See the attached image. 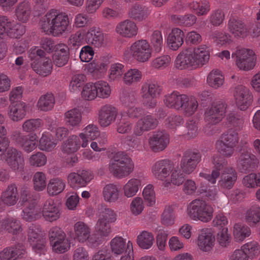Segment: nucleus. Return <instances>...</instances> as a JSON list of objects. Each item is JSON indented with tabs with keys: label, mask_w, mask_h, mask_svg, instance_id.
Segmentation results:
<instances>
[{
	"label": "nucleus",
	"mask_w": 260,
	"mask_h": 260,
	"mask_svg": "<svg viewBox=\"0 0 260 260\" xmlns=\"http://www.w3.org/2000/svg\"><path fill=\"white\" fill-rule=\"evenodd\" d=\"M212 161L215 169L212 171L211 174L201 172L199 174L200 177L212 184L216 183L217 178L219 177L218 181V187L223 191L232 189L237 179L236 171L233 167L228 166L227 160L218 154L213 155Z\"/></svg>",
	"instance_id": "nucleus-1"
},
{
	"label": "nucleus",
	"mask_w": 260,
	"mask_h": 260,
	"mask_svg": "<svg viewBox=\"0 0 260 260\" xmlns=\"http://www.w3.org/2000/svg\"><path fill=\"white\" fill-rule=\"evenodd\" d=\"M209 57V47L202 44L182 50L175 59V66L179 70L196 69L206 64Z\"/></svg>",
	"instance_id": "nucleus-2"
},
{
	"label": "nucleus",
	"mask_w": 260,
	"mask_h": 260,
	"mask_svg": "<svg viewBox=\"0 0 260 260\" xmlns=\"http://www.w3.org/2000/svg\"><path fill=\"white\" fill-rule=\"evenodd\" d=\"M39 24L43 31L57 37L67 30L70 21L66 13L52 9L41 17Z\"/></svg>",
	"instance_id": "nucleus-3"
},
{
	"label": "nucleus",
	"mask_w": 260,
	"mask_h": 260,
	"mask_svg": "<svg viewBox=\"0 0 260 260\" xmlns=\"http://www.w3.org/2000/svg\"><path fill=\"white\" fill-rule=\"evenodd\" d=\"M46 53L39 47L34 46L28 51V58L32 61V70L38 75L46 77L51 73L52 62Z\"/></svg>",
	"instance_id": "nucleus-4"
},
{
	"label": "nucleus",
	"mask_w": 260,
	"mask_h": 260,
	"mask_svg": "<svg viewBox=\"0 0 260 260\" xmlns=\"http://www.w3.org/2000/svg\"><path fill=\"white\" fill-rule=\"evenodd\" d=\"M109 166L110 172L117 178H122L128 176L134 168L132 159L123 152L115 153Z\"/></svg>",
	"instance_id": "nucleus-5"
},
{
	"label": "nucleus",
	"mask_w": 260,
	"mask_h": 260,
	"mask_svg": "<svg viewBox=\"0 0 260 260\" xmlns=\"http://www.w3.org/2000/svg\"><path fill=\"white\" fill-rule=\"evenodd\" d=\"M213 207L205 201L196 199L188 205L187 213L189 217L196 221L208 222L213 218Z\"/></svg>",
	"instance_id": "nucleus-6"
},
{
	"label": "nucleus",
	"mask_w": 260,
	"mask_h": 260,
	"mask_svg": "<svg viewBox=\"0 0 260 260\" xmlns=\"http://www.w3.org/2000/svg\"><path fill=\"white\" fill-rule=\"evenodd\" d=\"M123 55L126 58L132 57L139 62L144 63L151 58L152 49L146 40L141 39L135 41L125 49Z\"/></svg>",
	"instance_id": "nucleus-7"
},
{
	"label": "nucleus",
	"mask_w": 260,
	"mask_h": 260,
	"mask_svg": "<svg viewBox=\"0 0 260 260\" xmlns=\"http://www.w3.org/2000/svg\"><path fill=\"white\" fill-rule=\"evenodd\" d=\"M26 31L25 26L12 20L7 16L0 15V38L19 39Z\"/></svg>",
	"instance_id": "nucleus-8"
},
{
	"label": "nucleus",
	"mask_w": 260,
	"mask_h": 260,
	"mask_svg": "<svg viewBox=\"0 0 260 260\" xmlns=\"http://www.w3.org/2000/svg\"><path fill=\"white\" fill-rule=\"evenodd\" d=\"M239 142L238 134L236 130L230 129L223 134L221 140L216 143V148L218 152L225 157L232 156L235 148Z\"/></svg>",
	"instance_id": "nucleus-9"
},
{
	"label": "nucleus",
	"mask_w": 260,
	"mask_h": 260,
	"mask_svg": "<svg viewBox=\"0 0 260 260\" xmlns=\"http://www.w3.org/2000/svg\"><path fill=\"white\" fill-rule=\"evenodd\" d=\"M28 191L25 189L21 193L20 202L24 204L21 213V218L25 221L31 222L39 219L42 215L41 208L37 206L35 200L28 198Z\"/></svg>",
	"instance_id": "nucleus-10"
},
{
	"label": "nucleus",
	"mask_w": 260,
	"mask_h": 260,
	"mask_svg": "<svg viewBox=\"0 0 260 260\" xmlns=\"http://www.w3.org/2000/svg\"><path fill=\"white\" fill-rule=\"evenodd\" d=\"M41 232L40 225L36 224H30L27 231L28 242L33 251L39 255L45 254L46 252V239Z\"/></svg>",
	"instance_id": "nucleus-11"
},
{
	"label": "nucleus",
	"mask_w": 260,
	"mask_h": 260,
	"mask_svg": "<svg viewBox=\"0 0 260 260\" xmlns=\"http://www.w3.org/2000/svg\"><path fill=\"white\" fill-rule=\"evenodd\" d=\"M74 239L80 243L86 242L88 246L91 248L98 247L100 240L93 234H91L90 227L82 221H78L74 225Z\"/></svg>",
	"instance_id": "nucleus-12"
},
{
	"label": "nucleus",
	"mask_w": 260,
	"mask_h": 260,
	"mask_svg": "<svg viewBox=\"0 0 260 260\" xmlns=\"http://www.w3.org/2000/svg\"><path fill=\"white\" fill-rule=\"evenodd\" d=\"M232 57H236V65L241 70H250L255 65L256 57L252 50L238 48L234 53H232Z\"/></svg>",
	"instance_id": "nucleus-13"
},
{
	"label": "nucleus",
	"mask_w": 260,
	"mask_h": 260,
	"mask_svg": "<svg viewBox=\"0 0 260 260\" xmlns=\"http://www.w3.org/2000/svg\"><path fill=\"white\" fill-rule=\"evenodd\" d=\"M227 105L223 102L213 103L205 110L204 119L208 125L219 123L225 116Z\"/></svg>",
	"instance_id": "nucleus-14"
},
{
	"label": "nucleus",
	"mask_w": 260,
	"mask_h": 260,
	"mask_svg": "<svg viewBox=\"0 0 260 260\" xmlns=\"http://www.w3.org/2000/svg\"><path fill=\"white\" fill-rule=\"evenodd\" d=\"M7 147L0 158L5 159L11 169L14 171H21L24 168V158L21 152L16 148Z\"/></svg>",
	"instance_id": "nucleus-15"
},
{
	"label": "nucleus",
	"mask_w": 260,
	"mask_h": 260,
	"mask_svg": "<svg viewBox=\"0 0 260 260\" xmlns=\"http://www.w3.org/2000/svg\"><path fill=\"white\" fill-rule=\"evenodd\" d=\"M202 155L198 150H189L184 152L181 161V168L186 174L192 173L201 160Z\"/></svg>",
	"instance_id": "nucleus-16"
},
{
	"label": "nucleus",
	"mask_w": 260,
	"mask_h": 260,
	"mask_svg": "<svg viewBox=\"0 0 260 260\" xmlns=\"http://www.w3.org/2000/svg\"><path fill=\"white\" fill-rule=\"evenodd\" d=\"M239 159L240 170L242 172H250L255 169L258 162L256 156L251 153V149L245 145L241 149Z\"/></svg>",
	"instance_id": "nucleus-17"
},
{
	"label": "nucleus",
	"mask_w": 260,
	"mask_h": 260,
	"mask_svg": "<svg viewBox=\"0 0 260 260\" xmlns=\"http://www.w3.org/2000/svg\"><path fill=\"white\" fill-rule=\"evenodd\" d=\"M93 172L90 170H83L77 173L72 172L69 174L68 181L73 188L84 187L93 178Z\"/></svg>",
	"instance_id": "nucleus-18"
},
{
	"label": "nucleus",
	"mask_w": 260,
	"mask_h": 260,
	"mask_svg": "<svg viewBox=\"0 0 260 260\" xmlns=\"http://www.w3.org/2000/svg\"><path fill=\"white\" fill-rule=\"evenodd\" d=\"M118 109L110 104L102 106L99 112L98 122L101 127H106L114 122L118 115Z\"/></svg>",
	"instance_id": "nucleus-19"
},
{
	"label": "nucleus",
	"mask_w": 260,
	"mask_h": 260,
	"mask_svg": "<svg viewBox=\"0 0 260 260\" xmlns=\"http://www.w3.org/2000/svg\"><path fill=\"white\" fill-rule=\"evenodd\" d=\"M237 107L241 110H246L252 101V95L247 87L240 85L236 86L234 92Z\"/></svg>",
	"instance_id": "nucleus-20"
},
{
	"label": "nucleus",
	"mask_w": 260,
	"mask_h": 260,
	"mask_svg": "<svg viewBox=\"0 0 260 260\" xmlns=\"http://www.w3.org/2000/svg\"><path fill=\"white\" fill-rule=\"evenodd\" d=\"M158 124L157 119L152 115L143 116L136 122L134 129V134L136 136H141L144 132L154 129Z\"/></svg>",
	"instance_id": "nucleus-21"
},
{
	"label": "nucleus",
	"mask_w": 260,
	"mask_h": 260,
	"mask_svg": "<svg viewBox=\"0 0 260 260\" xmlns=\"http://www.w3.org/2000/svg\"><path fill=\"white\" fill-rule=\"evenodd\" d=\"M13 139L26 152L34 150L38 146L37 136L36 134L25 135L19 132L13 135Z\"/></svg>",
	"instance_id": "nucleus-22"
},
{
	"label": "nucleus",
	"mask_w": 260,
	"mask_h": 260,
	"mask_svg": "<svg viewBox=\"0 0 260 260\" xmlns=\"http://www.w3.org/2000/svg\"><path fill=\"white\" fill-rule=\"evenodd\" d=\"M149 145L150 149L158 152L164 150L170 142L169 135L166 132L159 131L153 134L149 139Z\"/></svg>",
	"instance_id": "nucleus-23"
},
{
	"label": "nucleus",
	"mask_w": 260,
	"mask_h": 260,
	"mask_svg": "<svg viewBox=\"0 0 260 260\" xmlns=\"http://www.w3.org/2000/svg\"><path fill=\"white\" fill-rule=\"evenodd\" d=\"M173 168V164L170 160L167 159H161L153 165L151 172L155 178L164 181L169 176Z\"/></svg>",
	"instance_id": "nucleus-24"
},
{
	"label": "nucleus",
	"mask_w": 260,
	"mask_h": 260,
	"mask_svg": "<svg viewBox=\"0 0 260 260\" xmlns=\"http://www.w3.org/2000/svg\"><path fill=\"white\" fill-rule=\"evenodd\" d=\"M25 253V246L21 243L7 246L0 251L1 260H17Z\"/></svg>",
	"instance_id": "nucleus-25"
},
{
	"label": "nucleus",
	"mask_w": 260,
	"mask_h": 260,
	"mask_svg": "<svg viewBox=\"0 0 260 260\" xmlns=\"http://www.w3.org/2000/svg\"><path fill=\"white\" fill-rule=\"evenodd\" d=\"M115 31L122 37L132 38L137 35L138 28L135 22L126 19L120 21L116 25Z\"/></svg>",
	"instance_id": "nucleus-26"
},
{
	"label": "nucleus",
	"mask_w": 260,
	"mask_h": 260,
	"mask_svg": "<svg viewBox=\"0 0 260 260\" xmlns=\"http://www.w3.org/2000/svg\"><path fill=\"white\" fill-rule=\"evenodd\" d=\"M228 29L236 38H244L248 35V29L243 21L238 18H230L228 21Z\"/></svg>",
	"instance_id": "nucleus-27"
},
{
	"label": "nucleus",
	"mask_w": 260,
	"mask_h": 260,
	"mask_svg": "<svg viewBox=\"0 0 260 260\" xmlns=\"http://www.w3.org/2000/svg\"><path fill=\"white\" fill-rule=\"evenodd\" d=\"M106 43V35L100 31L99 28L91 26L88 28L87 44L99 48L104 47Z\"/></svg>",
	"instance_id": "nucleus-28"
},
{
	"label": "nucleus",
	"mask_w": 260,
	"mask_h": 260,
	"mask_svg": "<svg viewBox=\"0 0 260 260\" xmlns=\"http://www.w3.org/2000/svg\"><path fill=\"white\" fill-rule=\"evenodd\" d=\"M41 213L45 220L50 222L55 221L60 217L59 208L51 199L45 202Z\"/></svg>",
	"instance_id": "nucleus-29"
},
{
	"label": "nucleus",
	"mask_w": 260,
	"mask_h": 260,
	"mask_svg": "<svg viewBox=\"0 0 260 260\" xmlns=\"http://www.w3.org/2000/svg\"><path fill=\"white\" fill-rule=\"evenodd\" d=\"M27 110V105L23 102L12 104L9 106V118L15 122L20 121L25 117Z\"/></svg>",
	"instance_id": "nucleus-30"
},
{
	"label": "nucleus",
	"mask_w": 260,
	"mask_h": 260,
	"mask_svg": "<svg viewBox=\"0 0 260 260\" xmlns=\"http://www.w3.org/2000/svg\"><path fill=\"white\" fill-rule=\"evenodd\" d=\"M184 37V32L181 29L173 28L167 39L169 48L174 51L177 50L183 44Z\"/></svg>",
	"instance_id": "nucleus-31"
},
{
	"label": "nucleus",
	"mask_w": 260,
	"mask_h": 260,
	"mask_svg": "<svg viewBox=\"0 0 260 260\" xmlns=\"http://www.w3.org/2000/svg\"><path fill=\"white\" fill-rule=\"evenodd\" d=\"M1 199L7 206H14L19 200L17 187L15 183L9 184L6 189L2 192Z\"/></svg>",
	"instance_id": "nucleus-32"
},
{
	"label": "nucleus",
	"mask_w": 260,
	"mask_h": 260,
	"mask_svg": "<svg viewBox=\"0 0 260 260\" xmlns=\"http://www.w3.org/2000/svg\"><path fill=\"white\" fill-rule=\"evenodd\" d=\"M186 95L181 94L178 91H173L165 96L164 102L167 107L180 110Z\"/></svg>",
	"instance_id": "nucleus-33"
},
{
	"label": "nucleus",
	"mask_w": 260,
	"mask_h": 260,
	"mask_svg": "<svg viewBox=\"0 0 260 260\" xmlns=\"http://www.w3.org/2000/svg\"><path fill=\"white\" fill-rule=\"evenodd\" d=\"M214 242V236L208 229H203L201 231L198 239V245L201 250L209 251L212 248Z\"/></svg>",
	"instance_id": "nucleus-34"
},
{
	"label": "nucleus",
	"mask_w": 260,
	"mask_h": 260,
	"mask_svg": "<svg viewBox=\"0 0 260 260\" xmlns=\"http://www.w3.org/2000/svg\"><path fill=\"white\" fill-rule=\"evenodd\" d=\"M80 138L83 141V148L88 146L89 140L92 141L96 139L100 135L99 127L94 124H90L87 125L83 129V132L79 134Z\"/></svg>",
	"instance_id": "nucleus-35"
},
{
	"label": "nucleus",
	"mask_w": 260,
	"mask_h": 260,
	"mask_svg": "<svg viewBox=\"0 0 260 260\" xmlns=\"http://www.w3.org/2000/svg\"><path fill=\"white\" fill-rule=\"evenodd\" d=\"M197 20V16L192 13H186L184 15L173 14L171 16L172 22L182 27H191L196 24Z\"/></svg>",
	"instance_id": "nucleus-36"
},
{
	"label": "nucleus",
	"mask_w": 260,
	"mask_h": 260,
	"mask_svg": "<svg viewBox=\"0 0 260 260\" xmlns=\"http://www.w3.org/2000/svg\"><path fill=\"white\" fill-rule=\"evenodd\" d=\"M161 87L155 82L144 83L141 89V95L143 99L157 98L160 94Z\"/></svg>",
	"instance_id": "nucleus-37"
},
{
	"label": "nucleus",
	"mask_w": 260,
	"mask_h": 260,
	"mask_svg": "<svg viewBox=\"0 0 260 260\" xmlns=\"http://www.w3.org/2000/svg\"><path fill=\"white\" fill-rule=\"evenodd\" d=\"M69 50L67 46H59L52 56L54 64L58 67L66 65L69 59Z\"/></svg>",
	"instance_id": "nucleus-38"
},
{
	"label": "nucleus",
	"mask_w": 260,
	"mask_h": 260,
	"mask_svg": "<svg viewBox=\"0 0 260 260\" xmlns=\"http://www.w3.org/2000/svg\"><path fill=\"white\" fill-rule=\"evenodd\" d=\"M102 220L103 219H98L95 226V233H93L100 240L98 242V246L102 243L106 238L110 236L112 232L110 223L103 221Z\"/></svg>",
	"instance_id": "nucleus-39"
},
{
	"label": "nucleus",
	"mask_w": 260,
	"mask_h": 260,
	"mask_svg": "<svg viewBox=\"0 0 260 260\" xmlns=\"http://www.w3.org/2000/svg\"><path fill=\"white\" fill-rule=\"evenodd\" d=\"M88 29H81L72 34L68 40V45L71 47L77 49L87 43Z\"/></svg>",
	"instance_id": "nucleus-40"
},
{
	"label": "nucleus",
	"mask_w": 260,
	"mask_h": 260,
	"mask_svg": "<svg viewBox=\"0 0 260 260\" xmlns=\"http://www.w3.org/2000/svg\"><path fill=\"white\" fill-rule=\"evenodd\" d=\"M151 10L144 6L135 4L128 11V17L135 21H141L150 14Z\"/></svg>",
	"instance_id": "nucleus-41"
},
{
	"label": "nucleus",
	"mask_w": 260,
	"mask_h": 260,
	"mask_svg": "<svg viewBox=\"0 0 260 260\" xmlns=\"http://www.w3.org/2000/svg\"><path fill=\"white\" fill-rule=\"evenodd\" d=\"M198 107L199 103L195 96L186 95L180 110L183 111L185 116L189 117L195 113Z\"/></svg>",
	"instance_id": "nucleus-42"
},
{
	"label": "nucleus",
	"mask_w": 260,
	"mask_h": 260,
	"mask_svg": "<svg viewBox=\"0 0 260 260\" xmlns=\"http://www.w3.org/2000/svg\"><path fill=\"white\" fill-rule=\"evenodd\" d=\"M83 141L78 136L73 135L70 136L62 145V150L67 153H73L82 147Z\"/></svg>",
	"instance_id": "nucleus-43"
},
{
	"label": "nucleus",
	"mask_w": 260,
	"mask_h": 260,
	"mask_svg": "<svg viewBox=\"0 0 260 260\" xmlns=\"http://www.w3.org/2000/svg\"><path fill=\"white\" fill-rule=\"evenodd\" d=\"M0 229L13 235H17L22 230L20 220L12 217L1 220Z\"/></svg>",
	"instance_id": "nucleus-44"
},
{
	"label": "nucleus",
	"mask_w": 260,
	"mask_h": 260,
	"mask_svg": "<svg viewBox=\"0 0 260 260\" xmlns=\"http://www.w3.org/2000/svg\"><path fill=\"white\" fill-rule=\"evenodd\" d=\"M103 196L104 200L108 203L116 202L119 197V189L114 183L106 184L103 189Z\"/></svg>",
	"instance_id": "nucleus-45"
},
{
	"label": "nucleus",
	"mask_w": 260,
	"mask_h": 260,
	"mask_svg": "<svg viewBox=\"0 0 260 260\" xmlns=\"http://www.w3.org/2000/svg\"><path fill=\"white\" fill-rule=\"evenodd\" d=\"M55 104V98L53 94L48 92L42 95L39 99L37 107L39 110L42 112L51 111Z\"/></svg>",
	"instance_id": "nucleus-46"
},
{
	"label": "nucleus",
	"mask_w": 260,
	"mask_h": 260,
	"mask_svg": "<svg viewBox=\"0 0 260 260\" xmlns=\"http://www.w3.org/2000/svg\"><path fill=\"white\" fill-rule=\"evenodd\" d=\"M224 82V77L222 72L218 69L212 70L207 77V84L214 89H218L221 87Z\"/></svg>",
	"instance_id": "nucleus-47"
},
{
	"label": "nucleus",
	"mask_w": 260,
	"mask_h": 260,
	"mask_svg": "<svg viewBox=\"0 0 260 260\" xmlns=\"http://www.w3.org/2000/svg\"><path fill=\"white\" fill-rule=\"evenodd\" d=\"M142 72L136 68L129 69L125 72L122 81L127 86H131L140 82L142 79Z\"/></svg>",
	"instance_id": "nucleus-48"
},
{
	"label": "nucleus",
	"mask_w": 260,
	"mask_h": 260,
	"mask_svg": "<svg viewBox=\"0 0 260 260\" xmlns=\"http://www.w3.org/2000/svg\"><path fill=\"white\" fill-rule=\"evenodd\" d=\"M56 145L57 141L52 135L48 132H45L43 133L39 140L38 147L43 151H51Z\"/></svg>",
	"instance_id": "nucleus-49"
},
{
	"label": "nucleus",
	"mask_w": 260,
	"mask_h": 260,
	"mask_svg": "<svg viewBox=\"0 0 260 260\" xmlns=\"http://www.w3.org/2000/svg\"><path fill=\"white\" fill-rule=\"evenodd\" d=\"M246 222L250 226H254L260 222V207L257 205L252 206L245 214Z\"/></svg>",
	"instance_id": "nucleus-50"
},
{
	"label": "nucleus",
	"mask_w": 260,
	"mask_h": 260,
	"mask_svg": "<svg viewBox=\"0 0 260 260\" xmlns=\"http://www.w3.org/2000/svg\"><path fill=\"white\" fill-rule=\"evenodd\" d=\"M97 214L98 219H102L103 221L110 223L116 220V214L114 211L108 208L105 204L98 205Z\"/></svg>",
	"instance_id": "nucleus-51"
},
{
	"label": "nucleus",
	"mask_w": 260,
	"mask_h": 260,
	"mask_svg": "<svg viewBox=\"0 0 260 260\" xmlns=\"http://www.w3.org/2000/svg\"><path fill=\"white\" fill-rule=\"evenodd\" d=\"M31 7L30 4L26 1L19 3L15 9V15L19 21L26 22L30 17Z\"/></svg>",
	"instance_id": "nucleus-52"
},
{
	"label": "nucleus",
	"mask_w": 260,
	"mask_h": 260,
	"mask_svg": "<svg viewBox=\"0 0 260 260\" xmlns=\"http://www.w3.org/2000/svg\"><path fill=\"white\" fill-rule=\"evenodd\" d=\"M141 187V181L137 178L129 179L123 187L124 195L127 198L136 196Z\"/></svg>",
	"instance_id": "nucleus-53"
},
{
	"label": "nucleus",
	"mask_w": 260,
	"mask_h": 260,
	"mask_svg": "<svg viewBox=\"0 0 260 260\" xmlns=\"http://www.w3.org/2000/svg\"><path fill=\"white\" fill-rule=\"evenodd\" d=\"M64 121L66 124L72 127L78 126L82 120V114L77 108L68 110L64 113Z\"/></svg>",
	"instance_id": "nucleus-54"
},
{
	"label": "nucleus",
	"mask_w": 260,
	"mask_h": 260,
	"mask_svg": "<svg viewBox=\"0 0 260 260\" xmlns=\"http://www.w3.org/2000/svg\"><path fill=\"white\" fill-rule=\"evenodd\" d=\"M125 72L124 65L119 63L115 62L110 66L108 77L110 81H118L122 79Z\"/></svg>",
	"instance_id": "nucleus-55"
},
{
	"label": "nucleus",
	"mask_w": 260,
	"mask_h": 260,
	"mask_svg": "<svg viewBox=\"0 0 260 260\" xmlns=\"http://www.w3.org/2000/svg\"><path fill=\"white\" fill-rule=\"evenodd\" d=\"M154 240L152 233L144 231L137 236V242L141 248L148 249L152 246Z\"/></svg>",
	"instance_id": "nucleus-56"
},
{
	"label": "nucleus",
	"mask_w": 260,
	"mask_h": 260,
	"mask_svg": "<svg viewBox=\"0 0 260 260\" xmlns=\"http://www.w3.org/2000/svg\"><path fill=\"white\" fill-rule=\"evenodd\" d=\"M66 183L63 180L58 178L52 179L47 186L48 192L51 196L57 195L64 189Z\"/></svg>",
	"instance_id": "nucleus-57"
},
{
	"label": "nucleus",
	"mask_w": 260,
	"mask_h": 260,
	"mask_svg": "<svg viewBox=\"0 0 260 260\" xmlns=\"http://www.w3.org/2000/svg\"><path fill=\"white\" fill-rule=\"evenodd\" d=\"M164 123L168 129L175 131L183 124L184 119L181 115L173 113L167 116Z\"/></svg>",
	"instance_id": "nucleus-58"
},
{
	"label": "nucleus",
	"mask_w": 260,
	"mask_h": 260,
	"mask_svg": "<svg viewBox=\"0 0 260 260\" xmlns=\"http://www.w3.org/2000/svg\"><path fill=\"white\" fill-rule=\"evenodd\" d=\"M233 234L236 240L243 241L250 235L251 230L248 226L238 223L234 225Z\"/></svg>",
	"instance_id": "nucleus-59"
},
{
	"label": "nucleus",
	"mask_w": 260,
	"mask_h": 260,
	"mask_svg": "<svg viewBox=\"0 0 260 260\" xmlns=\"http://www.w3.org/2000/svg\"><path fill=\"white\" fill-rule=\"evenodd\" d=\"M182 170L178 168H172L171 173L170 182H166L164 183V186L166 187H169L172 183L173 185L179 186L182 184L185 180V175L182 173Z\"/></svg>",
	"instance_id": "nucleus-60"
},
{
	"label": "nucleus",
	"mask_w": 260,
	"mask_h": 260,
	"mask_svg": "<svg viewBox=\"0 0 260 260\" xmlns=\"http://www.w3.org/2000/svg\"><path fill=\"white\" fill-rule=\"evenodd\" d=\"M97 97L106 99L110 96L111 92V87L106 81L100 80L94 83Z\"/></svg>",
	"instance_id": "nucleus-61"
},
{
	"label": "nucleus",
	"mask_w": 260,
	"mask_h": 260,
	"mask_svg": "<svg viewBox=\"0 0 260 260\" xmlns=\"http://www.w3.org/2000/svg\"><path fill=\"white\" fill-rule=\"evenodd\" d=\"M212 38L219 46H227L232 42L231 36L225 32L216 30L212 33Z\"/></svg>",
	"instance_id": "nucleus-62"
},
{
	"label": "nucleus",
	"mask_w": 260,
	"mask_h": 260,
	"mask_svg": "<svg viewBox=\"0 0 260 260\" xmlns=\"http://www.w3.org/2000/svg\"><path fill=\"white\" fill-rule=\"evenodd\" d=\"M226 120L229 127L234 128L236 131L242 127L243 120L241 115L237 111L230 112L227 116Z\"/></svg>",
	"instance_id": "nucleus-63"
},
{
	"label": "nucleus",
	"mask_w": 260,
	"mask_h": 260,
	"mask_svg": "<svg viewBox=\"0 0 260 260\" xmlns=\"http://www.w3.org/2000/svg\"><path fill=\"white\" fill-rule=\"evenodd\" d=\"M44 125L43 120L40 118L30 119L22 124V129L26 133H32L38 131Z\"/></svg>",
	"instance_id": "nucleus-64"
}]
</instances>
